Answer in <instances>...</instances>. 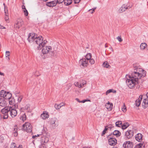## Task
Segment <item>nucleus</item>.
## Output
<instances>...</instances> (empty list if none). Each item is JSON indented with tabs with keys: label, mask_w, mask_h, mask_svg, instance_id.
<instances>
[{
	"label": "nucleus",
	"mask_w": 148,
	"mask_h": 148,
	"mask_svg": "<svg viewBox=\"0 0 148 148\" xmlns=\"http://www.w3.org/2000/svg\"><path fill=\"white\" fill-rule=\"evenodd\" d=\"M146 74L145 70L140 68L134 67L131 75L127 74L125 76L127 86L131 89L134 88L138 83L139 79L141 77H144Z\"/></svg>",
	"instance_id": "obj_1"
},
{
	"label": "nucleus",
	"mask_w": 148,
	"mask_h": 148,
	"mask_svg": "<svg viewBox=\"0 0 148 148\" xmlns=\"http://www.w3.org/2000/svg\"><path fill=\"white\" fill-rule=\"evenodd\" d=\"M43 39V38L42 36H38L37 34L33 33H29L27 38L29 43L36 44L38 45L39 44H41Z\"/></svg>",
	"instance_id": "obj_2"
},
{
	"label": "nucleus",
	"mask_w": 148,
	"mask_h": 148,
	"mask_svg": "<svg viewBox=\"0 0 148 148\" xmlns=\"http://www.w3.org/2000/svg\"><path fill=\"white\" fill-rule=\"evenodd\" d=\"M47 41L44 40H42L41 44H39L38 46V50H40L42 48V52L43 54H46L49 53L51 50V47L50 46L46 45L47 43Z\"/></svg>",
	"instance_id": "obj_3"
},
{
	"label": "nucleus",
	"mask_w": 148,
	"mask_h": 148,
	"mask_svg": "<svg viewBox=\"0 0 148 148\" xmlns=\"http://www.w3.org/2000/svg\"><path fill=\"white\" fill-rule=\"evenodd\" d=\"M50 127L54 129L58 125V121L57 119L54 117L50 119L49 121Z\"/></svg>",
	"instance_id": "obj_4"
},
{
	"label": "nucleus",
	"mask_w": 148,
	"mask_h": 148,
	"mask_svg": "<svg viewBox=\"0 0 148 148\" xmlns=\"http://www.w3.org/2000/svg\"><path fill=\"white\" fill-rule=\"evenodd\" d=\"M10 110V107H6L1 109V112L3 114L2 115L3 118L6 119L8 117V112H9Z\"/></svg>",
	"instance_id": "obj_5"
},
{
	"label": "nucleus",
	"mask_w": 148,
	"mask_h": 148,
	"mask_svg": "<svg viewBox=\"0 0 148 148\" xmlns=\"http://www.w3.org/2000/svg\"><path fill=\"white\" fill-rule=\"evenodd\" d=\"M12 97L11 93L9 92H7L3 90H1V98L2 97L3 99H7L8 97Z\"/></svg>",
	"instance_id": "obj_6"
},
{
	"label": "nucleus",
	"mask_w": 148,
	"mask_h": 148,
	"mask_svg": "<svg viewBox=\"0 0 148 148\" xmlns=\"http://www.w3.org/2000/svg\"><path fill=\"white\" fill-rule=\"evenodd\" d=\"M23 130L27 132H30L32 131V126L29 122L25 123L23 125Z\"/></svg>",
	"instance_id": "obj_7"
},
{
	"label": "nucleus",
	"mask_w": 148,
	"mask_h": 148,
	"mask_svg": "<svg viewBox=\"0 0 148 148\" xmlns=\"http://www.w3.org/2000/svg\"><path fill=\"white\" fill-rule=\"evenodd\" d=\"M23 24V21L21 18L17 19L14 25V28L16 29H18L21 27Z\"/></svg>",
	"instance_id": "obj_8"
},
{
	"label": "nucleus",
	"mask_w": 148,
	"mask_h": 148,
	"mask_svg": "<svg viewBox=\"0 0 148 148\" xmlns=\"http://www.w3.org/2000/svg\"><path fill=\"white\" fill-rule=\"evenodd\" d=\"M86 84V82L84 80H82L79 82H76L74 83V85L79 88H82L85 86Z\"/></svg>",
	"instance_id": "obj_9"
},
{
	"label": "nucleus",
	"mask_w": 148,
	"mask_h": 148,
	"mask_svg": "<svg viewBox=\"0 0 148 148\" xmlns=\"http://www.w3.org/2000/svg\"><path fill=\"white\" fill-rule=\"evenodd\" d=\"M146 98H144L142 103L143 107L144 108H146L148 106V92L146 94V95H145Z\"/></svg>",
	"instance_id": "obj_10"
},
{
	"label": "nucleus",
	"mask_w": 148,
	"mask_h": 148,
	"mask_svg": "<svg viewBox=\"0 0 148 148\" xmlns=\"http://www.w3.org/2000/svg\"><path fill=\"white\" fill-rule=\"evenodd\" d=\"M133 143L129 141L125 142L123 144V147L125 148H132Z\"/></svg>",
	"instance_id": "obj_11"
},
{
	"label": "nucleus",
	"mask_w": 148,
	"mask_h": 148,
	"mask_svg": "<svg viewBox=\"0 0 148 148\" xmlns=\"http://www.w3.org/2000/svg\"><path fill=\"white\" fill-rule=\"evenodd\" d=\"M145 95H140L139 96V98L136 100V104L137 106H139L140 105L141 103V101L142 99H144V98H146V97L145 96Z\"/></svg>",
	"instance_id": "obj_12"
},
{
	"label": "nucleus",
	"mask_w": 148,
	"mask_h": 148,
	"mask_svg": "<svg viewBox=\"0 0 148 148\" xmlns=\"http://www.w3.org/2000/svg\"><path fill=\"white\" fill-rule=\"evenodd\" d=\"M133 134L134 132L133 130H127L126 132L125 136L127 138L129 139L132 137Z\"/></svg>",
	"instance_id": "obj_13"
},
{
	"label": "nucleus",
	"mask_w": 148,
	"mask_h": 148,
	"mask_svg": "<svg viewBox=\"0 0 148 148\" xmlns=\"http://www.w3.org/2000/svg\"><path fill=\"white\" fill-rule=\"evenodd\" d=\"M88 61L85 58L81 59L79 61V64L83 66H86L88 64Z\"/></svg>",
	"instance_id": "obj_14"
},
{
	"label": "nucleus",
	"mask_w": 148,
	"mask_h": 148,
	"mask_svg": "<svg viewBox=\"0 0 148 148\" xmlns=\"http://www.w3.org/2000/svg\"><path fill=\"white\" fill-rule=\"evenodd\" d=\"M9 112L10 116L12 118L15 117L17 114V111L15 109L12 108L11 107H10Z\"/></svg>",
	"instance_id": "obj_15"
},
{
	"label": "nucleus",
	"mask_w": 148,
	"mask_h": 148,
	"mask_svg": "<svg viewBox=\"0 0 148 148\" xmlns=\"http://www.w3.org/2000/svg\"><path fill=\"white\" fill-rule=\"evenodd\" d=\"M130 8L131 7H129V6L125 5V4H123L120 8L118 11L119 13H122L125 11L126 9L129 8Z\"/></svg>",
	"instance_id": "obj_16"
},
{
	"label": "nucleus",
	"mask_w": 148,
	"mask_h": 148,
	"mask_svg": "<svg viewBox=\"0 0 148 148\" xmlns=\"http://www.w3.org/2000/svg\"><path fill=\"white\" fill-rule=\"evenodd\" d=\"M8 100L7 99L1 98V107H6Z\"/></svg>",
	"instance_id": "obj_17"
},
{
	"label": "nucleus",
	"mask_w": 148,
	"mask_h": 148,
	"mask_svg": "<svg viewBox=\"0 0 148 148\" xmlns=\"http://www.w3.org/2000/svg\"><path fill=\"white\" fill-rule=\"evenodd\" d=\"M108 143L110 145H114L116 144L117 142L116 140L114 138H110L108 140Z\"/></svg>",
	"instance_id": "obj_18"
},
{
	"label": "nucleus",
	"mask_w": 148,
	"mask_h": 148,
	"mask_svg": "<svg viewBox=\"0 0 148 148\" xmlns=\"http://www.w3.org/2000/svg\"><path fill=\"white\" fill-rule=\"evenodd\" d=\"M143 135L140 133H138L135 136L136 140L139 142H141L142 140Z\"/></svg>",
	"instance_id": "obj_19"
},
{
	"label": "nucleus",
	"mask_w": 148,
	"mask_h": 148,
	"mask_svg": "<svg viewBox=\"0 0 148 148\" xmlns=\"http://www.w3.org/2000/svg\"><path fill=\"white\" fill-rule=\"evenodd\" d=\"M49 141L48 138L45 136H41V144H44L47 143Z\"/></svg>",
	"instance_id": "obj_20"
},
{
	"label": "nucleus",
	"mask_w": 148,
	"mask_h": 148,
	"mask_svg": "<svg viewBox=\"0 0 148 148\" xmlns=\"http://www.w3.org/2000/svg\"><path fill=\"white\" fill-rule=\"evenodd\" d=\"M57 4L56 1H53L50 2H48L47 3V6L50 7H53L55 6Z\"/></svg>",
	"instance_id": "obj_21"
},
{
	"label": "nucleus",
	"mask_w": 148,
	"mask_h": 148,
	"mask_svg": "<svg viewBox=\"0 0 148 148\" xmlns=\"http://www.w3.org/2000/svg\"><path fill=\"white\" fill-rule=\"evenodd\" d=\"M8 99V101L9 104L10 105H14L15 104V99L13 98H12V97H8L7 99Z\"/></svg>",
	"instance_id": "obj_22"
},
{
	"label": "nucleus",
	"mask_w": 148,
	"mask_h": 148,
	"mask_svg": "<svg viewBox=\"0 0 148 148\" xmlns=\"http://www.w3.org/2000/svg\"><path fill=\"white\" fill-rule=\"evenodd\" d=\"M113 106L112 103L108 102L106 105V107L108 110H112Z\"/></svg>",
	"instance_id": "obj_23"
},
{
	"label": "nucleus",
	"mask_w": 148,
	"mask_h": 148,
	"mask_svg": "<svg viewBox=\"0 0 148 148\" xmlns=\"http://www.w3.org/2000/svg\"><path fill=\"white\" fill-rule=\"evenodd\" d=\"M5 13V21L7 22H9V18L8 16V10H6L4 11Z\"/></svg>",
	"instance_id": "obj_24"
},
{
	"label": "nucleus",
	"mask_w": 148,
	"mask_h": 148,
	"mask_svg": "<svg viewBox=\"0 0 148 148\" xmlns=\"http://www.w3.org/2000/svg\"><path fill=\"white\" fill-rule=\"evenodd\" d=\"M49 117V115L46 112H44L41 114V117L43 119L45 120Z\"/></svg>",
	"instance_id": "obj_25"
},
{
	"label": "nucleus",
	"mask_w": 148,
	"mask_h": 148,
	"mask_svg": "<svg viewBox=\"0 0 148 148\" xmlns=\"http://www.w3.org/2000/svg\"><path fill=\"white\" fill-rule=\"evenodd\" d=\"M13 135L14 136L16 137L18 135L17 133V126H15L13 128L12 131Z\"/></svg>",
	"instance_id": "obj_26"
},
{
	"label": "nucleus",
	"mask_w": 148,
	"mask_h": 148,
	"mask_svg": "<svg viewBox=\"0 0 148 148\" xmlns=\"http://www.w3.org/2000/svg\"><path fill=\"white\" fill-rule=\"evenodd\" d=\"M147 47V45L145 42L142 43L140 45V49L141 50H144Z\"/></svg>",
	"instance_id": "obj_27"
},
{
	"label": "nucleus",
	"mask_w": 148,
	"mask_h": 148,
	"mask_svg": "<svg viewBox=\"0 0 148 148\" xmlns=\"http://www.w3.org/2000/svg\"><path fill=\"white\" fill-rule=\"evenodd\" d=\"M121 134V132L117 130H115L113 132V134L116 136L117 137L120 136Z\"/></svg>",
	"instance_id": "obj_28"
},
{
	"label": "nucleus",
	"mask_w": 148,
	"mask_h": 148,
	"mask_svg": "<svg viewBox=\"0 0 148 148\" xmlns=\"http://www.w3.org/2000/svg\"><path fill=\"white\" fill-rule=\"evenodd\" d=\"M64 4L66 5H70L72 2V0H64Z\"/></svg>",
	"instance_id": "obj_29"
},
{
	"label": "nucleus",
	"mask_w": 148,
	"mask_h": 148,
	"mask_svg": "<svg viewBox=\"0 0 148 148\" xmlns=\"http://www.w3.org/2000/svg\"><path fill=\"white\" fill-rule=\"evenodd\" d=\"M129 123L127 122L124 123L123 125L122 124L121 127L122 129H125L129 126Z\"/></svg>",
	"instance_id": "obj_30"
},
{
	"label": "nucleus",
	"mask_w": 148,
	"mask_h": 148,
	"mask_svg": "<svg viewBox=\"0 0 148 148\" xmlns=\"http://www.w3.org/2000/svg\"><path fill=\"white\" fill-rule=\"evenodd\" d=\"M122 122L121 121H118L115 123L116 126L118 127H121L122 125Z\"/></svg>",
	"instance_id": "obj_31"
},
{
	"label": "nucleus",
	"mask_w": 148,
	"mask_h": 148,
	"mask_svg": "<svg viewBox=\"0 0 148 148\" xmlns=\"http://www.w3.org/2000/svg\"><path fill=\"white\" fill-rule=\"evenodd\" d=\"M92 57V55L90 53H88L85 56L86 59V60L88 61L89 60L91 59Z\"/></svg>",
	"instance_id": "obj_32"
},
{
	"label": "nucleus",
	"mask_w": 148,
	"mask_h": 148,
	"mask_svg": "<svg viewBox=\"0 0 148 148\" xmlns=\"http://www.w3.org/2000/svg\"><path fill=\"white\" fill-rule=\"evenodd\" d=\"M113 92V93H115L116 92V90H114L113 89H110L107 90L106 92V95H107L108 94Z\"/></svg>",
	"instance_id": "obj_33"
},
{
	"label": "nucleus",
	"mask_w": 148,
	"mask_h": 148,
	"mask_svg": "<svg viewBox=\"0 0 148 148\" xmlns=\"http://www.w3.org/2000/svg\"><path fill=\"white\" fill-rule=\"evenodd\" d=\"M103 65L104 67L108 68L110 66L108 62H105L103 63Z\"/></svg>",
	"instance_id": "obj_34"
},
{
	"label": "nucleus",
	"mask_w": 148,
	"mask_h": 148,
	"mask_svg": "<svg viewBox=\"0 0 148 148\" xmlns=\"http://www.w3.org/2000/svg\"><path fill=\"white\" fill-rule=\"evenodd\" d=\"M20 119L24 121L26 119V116L25 114H24L20 118Z\"/></svg>",
	"instance_id": "obj_35"
},
{
	"label": "nucleus",
	"mask_w": 148,
	"mask_h": 148,
	"mask_svg": "<svg viewBox=\"0 0 148 148\" xmlns=\"http://www.w3.org/2000/svg\"><path fill=\"white\" fill-rule=\"evenodd\" d=\"M145 146V145L144 144L140 143L137 145V147L138 148H144Z\"/></svg>",
	"instance_id": "obj_36"
},
{
	"label": "nucleus",
	"mask_w": 148,
	"mask_h": 148,
	"mask_svg": "<svg viewBox=\"0 0 148 148\" xmlns=\"http://www.w3.org/2000/svg\"><path fill=\"white\" fill-rule=\"evenodd\" d=\"M10 148H18L16 146V144L14 143H12L10 146Z\"/></svg>",
	"instance_id": "obj_37"
},
{
	"label": "nucleus",
	"mask_w": 148,
	"mask_h": 148,
	"mask_svg": "<svg viewBox=\"0 0 148 148\" xmlns=\"http://www.w3.org/2000/svg\"><path fill=\"white\" fill-rule=\"evenodd\" d=\"M23 96L22 95H20L17 97V100L18 102H21L23 98Z\"/></svg>",
	"instance_id": "obj_38"
},
{
	"label": "nucleus",
	"mask_w": 148,
	"mask_h": 148,
	"mask_svg": "<svg viewBox=\"0 0 148 148\" xmlns=\"http://www.w3.org/2000/svg\"><path fill=\"white\" fill-rule=\"evenodd\" d=\"M5 77L4 76V74L3 73L1 72V80L3 81L5 79Z\"/></svg>",
	"instance_id": "obj_39"
},
{
	"label": "nucleus",
	"mask_w": 148,
	"mask_h": 148,
	"mask_svg": "<svg viewBox=\"0 0 148 148\" xmlns=\"http://www.w3.org/2000/svg\"><path fill=\"white\" fill-rule=\"evenodd\" d=\"M55 108L56 109H59L60 108V106L59 104H55L54 106Z\"/></svg>",
	"instance_id": "obj_40"
},
{
	"label": "nucleus",
	"mask_w": 148,
	"mask_h": 148,
	"mask_svg": "<svg viewBox=\"0 0 148 148\" xmlns=\"http://www.w3.org/2000/svg\"><path fill=\"white\" fill-rule=\"evenodd\" d=\"M89 62L90 64H92L95 63V61L93 59H90L89 60Z\"/></svg>",
	"instance_id": "obj_41"
},
{
	"label": "nucleus",
	"mask_w": 148,
	"mask_h": 148,
	"mask_svg": "<svg viewBox=\"0 0 148 148\" xmlns=\"http://www.w3.org/2000/svg\"><path fill=\"white\" fill-rule=\"evenodd\" d=\"M107 129H108L107 128V127H106L105 128V129L103 131L102 133H101V135L102 136H103V135H104L105 134V133H106V131L107 130Z\"/></svg>",
	"instance_id": "obj_42"
},
{
	"label": "nucleus",
	"mask_w": 148,
	"mask_h": 148,
	"mask_svg": "<svg viewBox=\"0 0 148 148\" xmlns=\"http://www.w3.org/2000/svg\"><path fill=\"white\" fill-rule=\"evenodd\" d=\"M25 16H27L28 14V12L27 9L23 10Z\"/></svg>",
	"instance_id": "obj_43"
},
{
	"label": "nucleus",
	"mask_w": 148,
	"mask_h": 148,
	"mask_svg": "<svg viewBox=\"0 0 148 148\" xmlns=\"http://www.w3.org/2000/svg\"><path fill=\"white\" fill-rule=\"evenodd\" d=\"M96 8H92V9H90L88 10V11L90 12L91 14L93 13V12H94L95 10L96 9Z\"/></svg>",
	"instance_id": "obj_44"
},
{
	"label": "nucleus",
	"mask_w": 148,
	"mask_h": 148,
	"mask_svg": "<svg viewBox=\"0 0 148 148\" xmlns=\"http://www.w3.org/2000/svg\"><path fill=\"white\" fill-rule=\"evenodd\" d=\"M10 56V52L9 51H6L5 53V56L6 58L9 57Z\"/></svg>",
	"instance_id": "obj_45"
},
{
	"label": "nucleus",
	"mask_w": 148,
	"mask_h": 148,
	"mask_svg": "<svg viewBox=\"0 0 148 148\" xmlns=\"http://www.w3.org/2000/svg\"><path fill=\"white\" fill-rule=\"evenodd\" d=\"M40 148H46V147L44 144H41L40 146Z\"/></svg>",
	"instance_id": "obj_46"
},
{
	"label": "nucleus",
	"mask_w": 148,
	"mask_h": 148,
	"mask_svg": "<svg viewBox=\"0 0 148 148\" xmlns=\"http://www.w3.org/2000/svg\"><path fill=\"white\" fill-rule=\"evenodd\" d=\"M116 39L118 40V41L121 42H122V40L121 38V37H120V36H118L117 38H116Z\"/></svg>",
	"instance_id": "obj_47"
},
{
	"label": "nucleus",
	"mask_w": 148,
	"mask_h": 148,
	"mask_svg": "<svg viewBox=\"0 0 148 148\" xmlns=\"http://www.w3.org/2000/svg\"><path fill=\"white\" fill-rule=\"evenodd\" d=\"M122 110L123 112H125L126 111V107L125 106H123L122 108Z\"/></svg>",
	"instance_id": "obj_48"
},
{
	"label": "nucleus",
	"mask_w": 148,
	"mask_h": 148,
	"mask_svg": "<svg viewBox=\"0 0 148 148\" xmlns=\"http://www.w3.org/2000/svg\"><path fill=\"white\" fill-rule=\"evenodd\" d=\"M56 1L57 3L60 4L64 2V0H57Z\"/></svg>",
	"instance_id": "obj_49"
},
{
	"label": "nucleus",
	"mask_w": 148,
	"mask_h": 148,
	"mask_svg": "<svg viewBox=\"0 0 148 148\" xmlns=\"http://www.w3.org/2000/svg\"><path fill=\"white\" fill-rule=\"evenodd\" d=\"M90 101L89 100H82V101H78V102H79V103H85V102L86 101Z\"/></svg>",
	"instance_id": "obj_50"
},
{
	"label": "nucleus",
	"mask_w": 148,
	"mask_h": 148,
	"mask_svg": "<svg viewBox=\"0 0 148 148\" xmlns=\"http://www.w3.org/2000/svg\"><path fill=\"white\" fill-rule=\"evenodd\" d=\"M3 5L4 6V11H5V10H8V8L7 7V6L5 5V3H4L3 4Z\"/></svg>",
	"instance_id": "obj_51"
},
{
	"label": "nucleus",
	"mask_w": 148,
	"mask_h": 148,
	"mask_svg": "<svg viewBox=\"0 0 148 148\" xmlns=\"http://www.w3.org/2000/svg\"><path fill=\"white\" fill-rule=\"evenodd\" d=\"M81 0H74V3H79Z\"/></svg>",
	"instance_id": "obj_52"
},
{
	"label": "nucleus",
	"mask_w": 148,
	"mask_h": 148,
	"mask_svg": "<svg viewBox=\"0 0 148 148\" xmlns=\"http://www.w3.org/2000/svg\"><path fill=\"white\" fill-rule=\"evenodd\" d=\"M3 135L2 136H1V143L3 142V141H1L2 140H4V137L3 136Z\"/></svg>",
	"instance_id": "obj_53"
},
{
	"label": "nucleus",
	"mask_w": 148,
	"mask_h": 148,
	"mask_svg": "<svg viewBox=\"0 0 148 148\" xmlns=\"http://www.w3.org/2000/svg\"><path fill=\"white\" fill-rule=\"evenodd\" d=\"M22 9L23 10V11L26 9V8H25V6L24 5H23L22 6Z\"/></svg>",
	"instance_id": "obj_54"
},
{
	"label": "nucleus",
	"mask_w": 148,
	"mask_h": 148,
	"mask_svg": "<svg viewBox=\"0 0 148 148\" xmlns=\"http://www.w3.org/2000/svg\"><path fill=\"white\" fill-rule=\"evenodd\" d=\"M64 104H65L64 103H62L60 104L59 105H60V108H61V107H62L63 106H64Z\"/></svg>",
	"instance_id": "obj_55"
},
{
	"label": "nucleus",
	"mask_w": 148,
	"mask_h": 148,
	"mask_svg": "<svg viewBox=\"0 0 148 148\" xmlns=\"http://www.w3.org/2000/svg\"><path fill=\"white\" fill-rule=\"evenodd\" d=\"M5 28L4 27L1 25V29H5Z\"/></svg>",
	"instance_id": "obj_56"
},
{
	"label": "nucleus",
	"mask_w": 148,
	"mask_h": 148,
	"mask_svg": "<svg viewBox=\"0 0 148 148\" xmlns=\"http://www.w3.org/2000/svg\"><path fill=\"white\" fill-rule=\"evenodd\" d=\"M36 137H37V136L36 135L33 136H32V138H35Z\"/></svg>",
	"instance_id": "obj_57"
},
{
	"label": "nucleus",
	"mask_w": 148,
	"mask_h": 148,
	"mask_svg": "<svg viewBox=\"0 0 148 148\" xmlns=\"http://www.w3.org/2000/svg\"><path fill=\"white\" fill-rule=\"evenodd\" d=\"M109 49L112 51H113V50L112 49V48L111 47H110L109 48Z\"/></svg>",
	"instance_id": "obj_58"
},
{
	"label": "nucleus",
	"mask_w": 148,
	"mask_h": 148,
	"mask_svg": "<svg viewBox=\"0 0 148 148\" xmlns=\"http://www.w3.org/2000/svg\"><path fill=\"white\" fill-rule=\"evenodd\" d=\"M8 60H9L10 59V58L9 57H8L7 58H6Z\"/></svg>",
	"instance_id": "obj_59"
},
{
	"label": "nucleus",
	"mask_w": 148,
	"mask_h": 148,
	"mask_svg": "<svg viewBox=\"0 0 148 148\" xmlns=\"http://www.w3.org/2000/svg\"><path fill=\"white\" fill-rule=\"evenodd\" d=\"M76 100L78 102V101H79V99L78 98H76Z\"/></svg>",
	"instance_id": "obj_60"
},
{
	"label": "nucleus",
	"mask_w": 148,
	"mask_h": 148,
	"mask_svg": "<svg viewBox=\"0 0 148 148\" xmlns=\"http://www.w3.org/2000/svg\"><path fill=\"white\" fill-rule=\"evenodd\" d=\"M40 134H37V135H36L37 136H37H40Z\"/></svg>",
	"instance_id": "obj_61"
},
{
	"label": "nucleus",
	"mask_w": 148,
	"mask_h": 148,
	"mask_svg": "<svg viewBox=\"0 0 148 148\" xmlns=\"http://www.w3.org/2000/svg\"><path fill=\"white\" fill-rule=\"evenodd\" d=\"M5 33V32L4 33H2V34H4Z\"/></svg>",
	"instance_id": "obj_62"
},
{
	"label": "nucleus",
	"mask_w": 148,
	"mask_h": 148,
	"mask_svg": "<svg viewBox=\"0 0 148 148\" xmlns=\"http://www.w3.org/2000/svg\"><path fill=\"white\" fill-rule=\"evenodd\" d=\"M105 47H107V46L106 45H105Z\"/></svg>",
	"instance_id": "obj_63"
},
{
	"label": "nucleus",
	"mask_w": 148,
	"mask_h": 148,
	"mask_svg": "<svg viewBox=\"0 0 148 148\" xmlns=\"http://www.w3.org/2000/svg\"><path fill=\"white\" fill-rule=\"evenodd\" d=\"M1 88H2V87H1V88H0L1 89Z\"/></svg>",
	"instance_id": "obj_64"
}]
</instances>
